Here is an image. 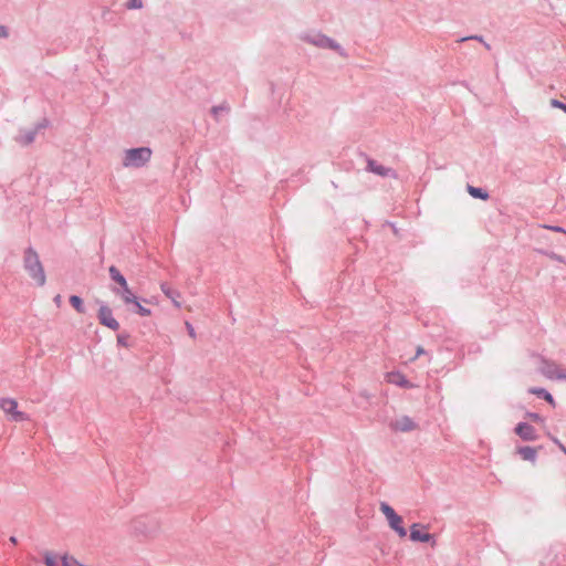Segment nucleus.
I'll use <instances>...</instances> for the list:
<instances>
[{"label":"nucleus","instance_id":"f257e3e1","mask_svg":"<svg viewBox=\"0 0 566 566\" xmlns=\"http://www.w3.org/2000/svg\"><path fill=\"white\" fill-rule=\"evenodd\" d=\"M24 270L28 272L30 277L39 285L43 286L46 282L44 268L40 261V256L35 250L29 248L24 251L23 256Z\"/></svg>","mask_w":566,"mask_h":566},{"label":"nucleus","instance_id":"f03ea898","mask_svg":"<svg viewBox=\"0 0 566 566\" xmlns=\"http://www.w3.org/2000/svg\"><path fill=\"white\" fill-rule=\"evenodd\" d=\"M150 156L151 150L147 147L133 148L126 151L124 165L140 167L150 159Z\"/></svg>","mask_w":566,"mask_h":566},{"label":"nucleus","instance_id":"7ed1b4c3","mask_svg":"<svg viewBox=\"0 0 566 566\" xmlns=\"http://www.w3.org/2000/svg\"><path fill=\"white\" fill-rule=\"evenodd\" d=\"M380 511L386 516L389 526L399 535V537L403 538L407 535L406 528L402 526V518L399 516L395 510L388 505L387 503L380 504Z\"/></svg>","mask_w":566,"mask_h":566},{"label":"nucleus","instance_id":"20e7f679","mask_svg":"<svg viewBox=\"0 0 566 566\" xmlns=\"http://www.w3.org/2000/svg\"><path fill=\"white\" fill-rule=\"evenodd\" d=\"M0 408L12 421L21 422L29 420L27 413L18 410V401L15 399L2 398L0 400Z\"/></svg>","mask_w":566,"mask_h":566},{"label":"nucleus","instance_id":"39448f33","mask_svg":"<svg viewBox=\"0 0 566 566\" xmlns=\"http://www.w3.org/2000/svg\"><path fill=\"white\" fill-rule=\"evenodd\" d=\"M539 370L549 379L566 380V368L560 367L554 361L543 360Z\"/></svg>","mask_w":566,"mask_h":566},{"label":"nucleus","instance_id":"423d86ee","mask_svg":"<svg viewBox=\"0 0 566 566\" xmlns=\"http://www.w3.org/2000/svg\"><path fill=\"white\" fill-rule=\"evenodd\" d=\"M385 380L388 384L396 385L401 388H415L416 386L409 381L406 376L400 371H389L385 374Z\"/></svg>","mask_w":566,"mask_h":566},{"label":"nucleus","instance_id":"0eeeda50","mask_svg":"<svg viewBox=\"0 0 566 566\" xmlns=\"http://www.w3.org/2000/svg\"><path fill=\"white\" fill-rule=\"evenodd\" d=\"M99 323L113 331L119 328V323L113 317L112 310L107 306H102L98 311Z\"/></svg>","mask_w":566,"mask_h":566},{"label":"nucleus","instance_id":"6e6552de","mask_svg":"<svg viewBox=\"0 0 566 566\" xmlns=\"http://www.w3.org/2000/svg\"><path fill=\"white\" fill-rule=\"evenodd\" d=\"M515 433L524 441H534L537 438L534 427L525 422H521L515 427Z\"/></svg>","mask_w":566,"mask_h":566},{"label":"nucleus","instance_id":"1a4fd4ad","mask_svg":"<svg viewBox=\"0 0 566 566\" xmlns=\"http://www.w3.org/2000/svg\"><path fill=\"white\" fill-rule=\"evenodd\" d=\"M410 538L413 542L427 543L431 539V535L420 524H412L410 527Z\"/></svg>","mask_w":566,"mask_h":566},{"label":"nucleus","instance_id":"9d476101","mask_svg":"<svg viewBox=\"0 0 566 566\" xmlns=\"http://www.w3.org/2000/svg\"><path fill=\"white\" fill-rule=\"evenodd\" d=\"M392 427L396 431H402V432L412 431L417 428L413 420L410 419L409 417H402L400 419H397L394 422Z\"/></svg>","mask_w":566,"mask_h":566},{"label":"nucleus","instance_id":"9b49d317","mask_svg":"<svg viewBox=\"0 0 566 566\" xmlns=\"http://www.w3.org/2000/svg\"><path fill=\"white\" fill-rule=\"evenodd\" d=\"M516 452L521 455V458L525 461L535 462L537 457V448L533 447H521L516 449Z\"/></svg>","mask_w":566,"mask_h":566},{"label":"nucleus","instance_id":"f8f14e48","mask_svg":"<svg viewBox=\"0 0 566 566\" xmlns=\"http://www.w3.org/2000/svg\"><path fill=\"white\" fill-rule=\"evenodd\" d=\"M368 169L379 176H387L390 172L389 168H386L385 166L377 164L375 160L368 161Z\"/></svg>","mask_w":566,"mask_h":566},{"label":"nucleus","instance_id":"ddd939ff","mask_svg":"<svg viewBox=\"0 0 566 566\" xmlns=\"http://www.w3.org/2000/svg\"><path fill=\"white\" fill-rule=\"evenodd\" d=\"M116 293L120 295L122 300L126 304H133L137 300V297L135 296V294L133 293L128 285H126V287H123L120 292L118 291Z\"/></svg>","mask_w":566,"mask_h":566},{"label":"nucleus","instance_id":"4468645a","mask_svg":"<svg viewBox=\"0 0 566 566\" xmlns=\"http://www.w3.org/2000/svg\"><path fill=\"white\" fill-rule=\"evenodd\" d=\"M468 192L473 198H479V199H482V200H486L489 198V195L483 189L475 188L473 186H468Z\"/></svg>","mask_w":566,"mask_h":566},{"label":"nucleus","instance_id":"2eb2a0df","mask_svg":"<svg viewBox=\"0 0 566 566\" xmlns=\"http://www.w3.org/2000/svg\"><path fill=\"white\" fill-rule=\"evenodd\" d=\"M133 305L136 307V312L140 315V316H150L151 315V311L145 306H143L140 304V302L138 301V298L133 303Z\"/></svg>","mask_w":566,"mask_h":566},{"label":"nucleus","instance_id":"dca6fc26","mask_svg":"<svg viewBox=\"0 0 566 566\" xmlns=\"http://www.w3.org/2000/svg\"><path fill=\"white\" fill-rule=\"evenodd\" d=\"M70 302L72 304V306L78 312V313H83L84 312V307H83V302L81 300V297L76 296V295H72L70 297Z\"/></svg>","mask_w":566,"mask_h":566},{"label":"nucleus","instance_id":"f3484780","mask_svg":"<svg viewBox=\"0 0 566 566\" xmlns=\"http://www.w3.org/2000/svg\"><path fill=\"white\" fill-rule=\"evenodd\" d=\"M60 566H82L74 558L69 556L60 557Z\"/></svg>","mask_w":566,"mask_h":566},{"label":"nucleus","instance_id":"a211bd4d","mask_svg":"<svg viewBox=\"0 0 566 566\" xmlns=\"http://www.w3.org/2000/svg\"><path fill=\"white\" fill-rule=\"evenodd\" d=\"M160 287H161V291L165 293V295H166L167 297L171 298V300H172V302H174V304H175L177 307H180V306H181V305H180V303H179L177 300H175V297H174V292H172V291H171V290H170L166 284H161V285H160Z\"/></svg>","mask_w":566,"mask_h":566},{"label":"nucleus","instance_id":"6ab92c4d","mask_svg":"<svg viewBox=\"0 0 566 566\" xmlns=\"http://www.w3.org/2000/svg\"><path fill=\"white\" fill-rule=\"evenodd\" d=\"M45 564L46 566H60V558L55 560L53 556L50 554L45 555Z\"/></svg>","mask_w":566,"mask_h":566},{"label":"nucleus","instance_id":"aec40b11","mask_svg":"<svg viewBox=\"0 0 566 566\" xmlns=\"http://www.w3.org/2000/svg\"><path fill=\"white\" fill-rule=\"evenodd\" d=\"M526 417L534 422L544 423V419L538 413L528 412Z\"/></svg>","mask_w":566,"mask_h":566},{"label":"nucleus","instance_id":"412c9836","mask_svg":"<svg viewBox=\"0 0 566 566\" xmlns=\"http://www.w3.org/2000/svg\"><path fill=\"white\" fill-rule=\"evenodd\" d=\"M528 391L542 398L545 396V394H547V391L543 388H530Z\"/></svg>","mask_w":566,"mask_h":566},{"label":"nucleus","instance_id":"4be33fe9","mask_svg":"<svg viewBox=\"0 0 566 566\" xmlns=\"http://www.w3.org/2000/svg\"><path fill=\"white\" fill-rule=\"evenodd\" d=\"M551 105L555 108H559L566 113V104L557 101V99H551Z\"/></svg>","mask_w":566,"mask_h":566},{"label":"nucleus","instance_id":"5701e85b","mask_svg":"<svg viewBox=\"0 0 566 566\" xmlns=\"http://www.w3.org/2000/svg\"><path fill=\"white\" fill-rule=\"evenodd\" d=\"M143 7V0H130L128 3L129 9H139Z\"/></svg>","mask_w":566,"mask_h":566},{"label":"nucleus","instance_id":"b1692460","mask_svg":"<svg viewBox=\"0 0 566 566\" xmlns=\"http://www.w3.org/2000/svg\"><path fill=\"white\" fill-rule=\"evenodd\" d=\"M115 282H117L120 285L122 289L126 287V285H128L126 279L122 274L118 275L117 279H115Z\"/></svg>","mask_w":566,"mask_h":566},{"label":"nucleus","instance_id":"393cba45","mask_svg":"<svg viewBox=\"0 0 566 566\" xmlns=\"http://www.w3.org/2000/svg\"><path fill=\"white\" fill-rule=\"evenodd\" d=\"M109 274H111V277L115 281V279L118 277V275H120L119 271L115 268V266H111L109 268Z\"/></svg>","mask_w":566,"mask_h":566},{"label":"nucleus","instance_id":"a878e982","mask_svg":"<svg viewBox=\"0 0 566 566\" xmlns=\"http://www.w3.org/2000/svg\"><path fill=\"white\" fill-rule=\"evenodd\" d=\"M109 274H111V277L115 281V279L118 277V275H120L119 271L115 268V266H111L109 268Z\"/></svg>","mask_w":566,"mask_h":566},{"label":"nucleus","instance_id":"bb28decb","mask_svg":"<svg viewBox=\"0 0 566 566\" xmlns=\"http://www.w3.org/2000/svg\"><path fill=\"white\" fill-rule=\"evenodd\" d=\"M543 399H545L551 406H553V407L556 406V402H555L553 396L548 391H547V394H545Z\"/></svg>","mask_w":566,"mask_h":566},{"label":"nucleus","instance_id":"cd10ccee","mask_svg":"<svg viewBox=\"0 0 566 566\" xmlns=\"http://www.w3.org/2000/svg\"><path fill=\"white\" fill-rule=\"evenodd\" d=\"M553 441L560 448V450L566 454V447L560 443V441L556 438H552Z\"/></svg>","mask_w":566,"mask_h":566},{"label":"nucleus","instance_id":"c85d7f7f","mask_svg":"<svg viewBox=\"0 0 566 566\" xmlns=\"http://www.w3.org/2000/svg\"><path fill=\"white\" fill-rule=\"evenodd\" d=\"M467 40H479V41H483L482 38L478 36V35H472V36H467V38H462L460 40V42H463V41H467Z\"/></svg>","mask_w":566,"mask_h":566},{"label":"nucleus","instance_id":"c756f323","mask_svg":"<svg viewBox=\"0 0 566 566\" xmlns=\"http://www.w3.org/2000/svg\"><path fill=\"white\" fill-rule=\"evenodd\" d=\"M421 354H423V348L421 346H419L417 348V354L416 356L411 359V360H416Z\"/></svg>","mask_w":566,"mask_h":566},{"label":"nucleus","instance_id":"7c9ffc66","mask_svg":"<svg viewBox=\"0 0 566 566\" xmlns=\"http://www.w3.org/2000/svg\"><path fill=\"white\" fill-rule=\"evenodd\" d=\"M8 33H7V30L4 27L0 25V36H7Z\"/></svg>","mask_w":566,"mask_h":566},{"label":"nucleus","instance_id":"2f4dec72","mask_svg":"<svg viewBox=\"0 0 566 566\" xmlns=\"http://www.w3.org/2000/svg\"><path fill=\"white\" fill-rule=\"evenodd\" d=\"M549 229L554 230V231H557V232H564L566 233V231L559 227H551Z\"/></svg>","mask_w":566,"mask_h":566},{"label":"nucleus","instance_id":"473e14b6","mask_svg":"<svg viewBox=\"0 0 566 566\" xmlns=\"http://www.w3.org/2000/svg\"><path fill=\"white\" fill-rule=\"evenodd\" d=\"M187 327L189 329V333L191 336H195V332H193V328L191 327V325L189 323H187Z\"/></svg>","mask_w":566,"mask_h":566},{"label":"nucleus","instance_id":"72a5a7b5","mask_svg":"<svg viewBox=\"0 0 566 566\" xmlns=\"http://www.w3.org/2000/svg\"><path fill=\"white\" fill-rule=\"evenodd\" d=\"M147 303L157 304V301L155 298H151V300L147 301Z\"/></svg>","mask_w":566,"mask_h":566},{"label":"nucleus","instance_id":"f704fd0d","mask_svg":"<svg viewBox=\"0 0 566 566\" xmlns=\"http://www.w3.org/2000/svg\"><path fill=\"white\" fill-rule=\"evenodd\" d=\"M10 542H11L12 544H17V538H15V537H13V536H12V537H10Z\"/></svg>","mask_w":566,"mask_h":566},{"label":"nucleus","instance_id":"c9c22d12","mask_svg":"<svg viewBox=\"0 0 566 566\" xmlns=\"http://www.w3.org/2000/svg\"><path fill=\"white\" fill-rule=\"evenodd\" d=\"M32 139H33V138H32V136H29V137L27 138L25 143H30V142H32Z\"/></svg>","mask_w":566,"mask_h":566},{"label":"nucleus","instance_id":"e433bc0d","mask_svg":"<svg viewBox=\"0 0 566 566\" xmlns=\"http://www.w3.org/2000/svg\"><path fill=\"white\" fill-rule=\"evenodd\" d=\"M55 300H56L57 303H60L61 296L57 295Z\"/></svg>","mask_w":566,"mask_h":566}]
</instances>
